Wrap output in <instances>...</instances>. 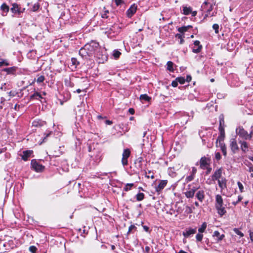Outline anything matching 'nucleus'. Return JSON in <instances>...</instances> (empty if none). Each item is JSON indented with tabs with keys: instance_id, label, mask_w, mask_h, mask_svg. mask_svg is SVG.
<instances>
[{
	"instance_id": "4d7b16f0",
	"label": "nucleus",
	"mask_w": 253,
	"mask_h": 253,
	"mask_svg": "<svg viewBox=\"0 0 253 253\" xmlns=\"http://www.w3.org/2000/svg\"><path fill=\"white\" fill-rule=\"evenodd\" d=\"M71 61H72V64L74 65H76L77 64H79L77 59L75 58H72L71 59Z\"/></svg>"
},
{
	"instance_id": "49530a36",
	"label": "nucleus",
	"mask_w": 253,
	"mask_h": 253,
	"mask_svg": "<svg viewBox=\"0 0 253 253\" xmlns=\"http://www.w3.org/2000/svg\"><path fill=\"white\" fill-rule=\"evenodd\" d=\"M234 231L236 234L239 235L240 237L244 236V234L242 232H241L238 229L235 228L234 229Z\"/></svg>"
},
{
	"instance_id": "603ef678",
	"label": "nucleus",
	"mask_w": 253,
	"mask_h": 253,
	"mask_svg": "<svg viewBox=\"0 0 253 253\" xmlns=\"http://www.w3.org/2000/svg\"><path fill=\"white\" fill-rule=\"evenodd\" d=\"M215 158L218 161L221 159V155L219 152H216L215 154Z\"/></svg>"
},
{
	"instance_id": "2f4dec72",
	"label": "nucleus",
	"mask_w": 253,
	"mask_h": 253,
	"mask_svg": "<svg viewBox=\"0 0 253 253\" xmlns=\"http://www.w3.org/2000/svg\"><path fill=\"white\" fill-rule=\"evenodd\" d=\"M133 186V183H127L126 184L125 187L124 188V190L126 192L128 191L131 189Z\"/></svg>"
},
{
	"instance_id": "393cba45",
	"label": "nucleus",
	"mask_w": 253,
	"mask_h": 253,
	"mask_svg": "<svg viewBox=\"0 0 253 253\" xmlns=\"http://www.w3.org/2000/svg\"><path fill=\"white\" fill-rule=\"evenodd\" d=\"M30 98L31 99L35 98V99H36L37 100H41V99H43L42 97V95L40 93H39L38 92H36L35 93H34L33 95H32L30 96Z\"/></svg>"
},
{
	"instance_id": "37998d69",
	"label": "nucleus",
	"mask_w": 253,
	"mask_h": 253,
	"mask_svg": "<svg viewBox=\"0 0 253 253\" xmlns=\"http://www.w3.org/2000/svg\"><path fill=\"white\" fill-rule=\"evenodd\" d=\"M224 138V137H223V136H218L217 139H216V143H217V142H218L219 145H221V144H224L223 143Z\"/></svg>"
},
{
	"instance_id": "c85d7f7f",
	"label": "nucleus",
	"mask_w": 253,
	"mask_h": 253,
	"mask_svg": "<svg viewBox=\"0 0 253 253\" xmlns=\"http://www.w3.org/2000/svg\"><path fill=\"white\" fill-rule=\"evenodd\" d=\"M175 37L179 40V44H181L183 43V42H184V40L183 39L184 38V36L183 34H176L175 35Z\"/></svg>"
},
{
	"instance_id": "bf43d9fd",
	"label": "nucleus",
	"mask_w": 253,
	"mask_h": 253,
	"mask_svg": "<svg viewBox=\"0 0 253 253\" xmlns=\"http://www.w3.org/2000/svg\"><path fill=\"white\" fill-rule=\"evenodd\" d=\"M116 5L118 6L122 3V0H114Z\"/></svg>"
},
{
	"instance_id": "9b49d317",
	"label": "nucleus",
	"mask_w": 253,
	"mask_h": 253,
	"mask_svg": "<svg viewBox=\"0 0 253 253\" xmlns=\"http://www.w3.org/2000/svg\"><path fill=\"white\" fill-rule=\"evenodd\" d=\"M168 181L167 180H161L158 186L155 188L156 191L157 192L161 191L167 185Z\"/></svg>"
},
{
	"instance_id": "6e6d98bb",
	"label": "nucleus",
	"mask_w": 253,
	"mask_h": 253,
	"mask_svg": "<svg viewBox=\"0 0 253 253\" xmlns=\"http://www.w3.org/2000/svg\"><path fill=\"white\" fill-rule=\"evenodd\" d=\"M248 171L251 173V176L253 177V166H251L249 167Z\"/></svg>"
},
{
	"instance_id": "4468645a",
	"label": "nucleus",
	"mask_w": 253,
	"mask_h": 253,
	"mask_svg": "<svg viewBox=\"0 0 253 253\" xmlns=\"http://www.w3.org/2000/svg\"><path fill=\"white\" fill-rule=\"evenodd\" d=\"M196 197L200 202H203L205 197V191L203 190L198 191L196 194Z\"/></svg>"
},
{
	"instance_id": "0e129e2a",
	"label": "nucleus",
	"mask_w": 253,
	"mask_h": 253,
	"mask_svg": "<svg viewBox=\"0 0 253 253\" xmlns=\"http://www.w3.org/2000/svg\"><path fill=\"white\" fill-rule=\"evenodd\" d=\"M145 176L149 178H151V179H153L154 178V175L153 174H152V175L151 174H149V175H147V174L145 175Z\"/></svg>"
},
{
	"instance_id": "9d476101",
	"label": "nucleus",
	"mask_w": 253,
	"mask_h": 253,
	"mask_svg": "<svg viewBox=\"0 0 253 253\" xmlns=\"http://www.w3.org/2000/svg\"><path fill=\"white\" fill-rule=\"evenodd\" d=\"M217 182L218 186L220 188V191L222 192L223 190H225L227 188V180L225 177H222L221 179H219V180H217Z\"/></svg>"
},
{
	"instance_id": "052dcab7",
	"label": "nucleus",
	"mask_w": 253,
	"mask_h": 253,
	"mask_svg": "<svg viewBox=\"0 0 253 253\" xmlns=\"http://www.w3.org/2000/svg\"><path fill=\"white\" fill-rule=\"evenodd\" d=\"M190 190H191L192 191H194V193H195L196 191L199 189V187H197V186H193L192 187V188H189Z\"/></svg>"
},
{
	"instance_id": "b1692460",
	"label": "nucleus",
	"mask_w": 253,
	"mask_h": 253,
	"mask_svg": "<svg viewBox=\"0 0 253 253\" xmlns=\"http://www.w3.org/2000/svg\"><path fill=\"white\" fill-rule=\"evenodd\" d=\"M184 194L186 198H192L194 197L195 193H194V191H192L190 189L188 190H187L184 192Z\"/></svg>"
},
{
	"instance_id": "69168bd1",
	"label": "nucleus",
	"mask_w": 253,
	"mask_h": 253,
	"mask_svg": "<svg viewBox=\"0 0 253 253\" xmlns=\"http://www.w3.org/2000/svg\"><path fill=\"white\" fill-rule=\"evenodd\" d=\"M250 237L252 242H253V231L250 232Z\"/></svg>"
},
{
	"instance_id": "09e8293b",
	"label": "nucleus",
	"mask_w": 253,
	"mask_h": 253,
	"mask_svg": "<svg viewBox=\"0 0 253 253\" xmlns=\"http://www.w3.org/2000/svg\"><path fill=\"white\" fill-rule=\"evenodd\" d=\"M44 80V77L43 76H40L37 79V82L38 83H42Z\"/></svg>"
},
{
	"instance_id": "e433bc0d",
	"label": "nucleus",
	"mask_w": 253,
	"mask_h": 253,
	"mask_svg": "<svg viewBox=\"0 0 253 253\" xmlns=\"http://www.w3.org/2000/svg\"><path fill=\"white\" fill-rule=\"evenodd\" d=\"M39 7H40V4H39V3H38V2L35 3L33 5L32 8L31 9V11H34V12L37 11L39 9Z\"/></svg>"
},
{
	"instance_id": "f03ea898",
	"label": "nucleus",
	"mask_w": 253,
	"mask_h": 253,
	"mask_svg": "<svg viewBox=\"0 0 253 253\" xmlns=\"http://www.w3.org/2000/svg\"><path fill=\"white\" fill-rule=\"evenodd\" d=\"M202 10L204 12H207L205 14V17L209 16H212L213 14H211L210 12L212 10V6L209 2L205 1L201 6Z\"/></svg>"
},
{
	"instance_id": "774afa93",
	"label": "nucleus",
	"mask_w": 253,
	"mask_h": 253,
	"mask_svg": "<svg viewBox=\"0 0 253 253\" xmlns=\"http://www.w3.org/2000/svg\"><path fill=\"white\" fill-rule=\"evenodd\" d=\"M143 229L146 231V232H148L149 231V227L146 225H144L143 226Z\"/></svg>"
},
{
	"instance_id": "5701e85b",
	"label": "nucleus",
	"mask_w": 253,
	"mask_h": 253,
	"mask_svg": "<svg viewBox=\"0 0 253 253\" xmlns=\"http://www.w3.org/2000/svg\"><path fill=\"white\" fill-rule=\"evenodd\" d=\"M0 9L2 11V15H5L9 11V7L5 3H3L0 6Z\"/></svg>"
},
{
	"instance_id": "72a5a7b5",
	"label": "nucleus",
	"mask_w": 253,
	"mask_h": 253,
	"mask_svg": "<svg viewBox=\"0 0 253 253\" xmlns=\"http://www.w3.org/2000/svg\"><path fill=\"white\" fill-rule=\"evenodd\" d=\"M219 146H220L221 150L223 153V155L224 156H226L227 155V152H226V148L225 144H221V145H220Z\"/></svg>"
},
{
	"instance_id": "a18cd8bd",
	"label": "nucleus",
	"mask_w": 253,
	"mask_h": 253,
	"mask_svg": "<svg viewBox=\"0 0 253 253\" xmlns=\"http://www.w3.org/2000/svg\"><path fill=\"white\" fill-rule=\"evenodd\" d=\"M212 28L215 31V33L216 34H218L219 33L218 29H219V26L217 24H214L212 25Z\"/></svg>"
},
{
	"instance_id": "a878e982",
	"label": "nucleus",
	"mask_w": 253,
	"mask_h": 253,
	"mask_svg": "<svg viewBox=\"0 0 253 253\" xmlns=\"http://www.w3.org/2000/svg\"><path fill=\"white\" fill-rule=\"evenodd\" d=\"M213 236L217 238L218 241H221L223 239V238L224 237V235L222 234L220 235L219 232L217 231H215L213 232Z\"/></svg>"
},
{
	"instance_id": "ea45409f",
	"label": "nucleus",
	"mask_w": 253,
	"mask_h": 253,
	"mask_svg": "<svg viewBox=\"0 0 253 253\" xmlns=\"http://www.w3.org/2000/svg\"><path fill=\"white\" fill-rule=\"evenodd\" d=\"M43 123H44V122H42L41 121H35L33 122V126H41L43 125Z\"/></svg>"
},
{
	"instance_id": "7c9ffc66",
	"label": "nucleus",
	"mask_w": 253,
	"mask_h": 253,
	"mask_svg": "<svg viewBox=\"0 0 253 253\" xmlns=\"http://www.w3.org/2000/svg\"><path fill=\"white\" fill-rule=\"evenodd\" d=\"M137 201H142L144 198V194L143 193H138L135 196Z\"/></svg>"
},
{
	"instance_id": "4c0bfd02",
	"label": "nucleus",
	"mask_w": 253,
	"mask_h": 253,
	"mask_svg": "<svg viewBox=\"0 0 253 253\" xmlns=\"http://www.w3.org/2000/svg\"><path fill=\"white\" fill-rule=\"evenodd\" d=\"M203 238V235L202 234V233H198L196 236V238L197 241L201 242Z\"/></svg>"
},
{
	"instance_id": "864d4df0",
	"label": "nucleus",
	"mask_w": 253,
	"mask_h": 253,
	"mask_svg": "<svg viewBox=\"0 0 253 253\" xmlns=\"http://www.w3.org/2000/svg\"><path fill=\"white\" fill-rule=\"evenodd\" d=\"M178 85V82L177 81V80L175 79L174 81H173L171 83V85L174 87H175L177 86Z\"/></svg>"
},
{
	"instance_id": "3c124183",
	"label": "nucleus",
	"mask_w": 253,
	"mask_h": 253,
	"mask_svg": "<svg viewBox=\"0 0 253 253\" xmlns=\"http://www.w3.org/2000/svg\"><path fill=\"white\" fill-rule=\"evenodd\" d=\"M9 65V63L6 60L0 61V67L2 66L3 65L8 66Z\"/></svg>"
},
{
	"instance_id": "412c9836",
	"label": "nucleus",
	"mask_w": 253,
	"mask_h": 253,
	"mask_svg": "<svg viewBox=\"0 0 253 253\" xmlns=\"http://www.w3.org/2000/svg\"><path fill=\"white\" fill-rule=\"evenodd\" d=\"M192 27V26L191 25L183 26V27H179L177 29V30L179 32H180V33H182L183 35L185 32L188 31V30L189 29L191 28Z\"/></svg>"
},
{
	"instance_id": "473e14b6",
	"label": "nucleus",
	"mask_w": 253,
	"mask_h": 253,
	"mask_svg": "<svg viewBox=\"0 0 253 253\" xmlns=\"http://www.w3.org/2000/svg\"><path fill=\"white\" fill-rule=\"evenodd\" d=\"M207 225L206 222L203 223V224L201 225V227L198 229V231L200 233H203L206 228H207Z\"/></svg>"
},
{
	"instance_id": "cd10ccee",
	"label": "nucleus",
	"mask_w": 253,
	"mask_h": 253,
	"mask_svg": "<svg viewBox=\"0 0 253 253\" xmlns=\"http://www.w3.org/2000/svg\"><path fill=\"white\" fill-rule=\"evenodd\" d=\"M167 69L168 70L171 72H173L174 71V69L173 68V63L171 61H168L167 64Z\"/></svg>"
},
{
	"instance_id": "338daca9",
	"label": "nucleus",
	"mask_w": 253,
	"mask_h": 253,
	"mask_svg": "<svg viewBox=\"0 0 253 253\" xmlns=\"http://www.w3.org/2000/svg\"><path fill=\"white\" fill-rule=\"evenodd\" d=\"M186 211H187L189 213H192V210L191 208H190V207H189L188 206H187L186 207Z\"/></svg>"
},
{
	"instance_id": "79ce46f5",
	"label": "nucleus",
	"mask_w": 253,
	"mask_h": 253,
	"mask_svg": "<svg viewBox=\"0 0 253 253\" xmlns=\"http://www.w3.org/2000/svg\"><path fill=\"white\" fill-rule=\"evenodd\" d=\"M224 124V121L223 116V115H221L219 116V127H224L223 126Z\"/></svg>"
},
{
	"instance_id": "2eb2a0df",
	"label": "nucleus",
	"mask_w": 253,
	"mask_h": 253,
	"mask_svg": "<svg viewBox=\"0 0 253 253\" xmlns=\"http://www.w3.org/2000/svg\"><path fill=\"white\" fill-rule=\"evenodd\" d=\"M230 147L231 150L234 152L235 153L236 151L238 150V147L237 143L236 140L235 138H232L230 140Z\"/></svg>"
},
{
	"instance_id": "680f3d73",
	"label": "nucleus",
	"mask_w": 253,
	"mask_h": 253,
	"mask_svg": "<svg viewBox=\"0 0 253 253\" xmlns=\"http://www.w3.org/2000/svg\"><path fill=\"white\" fill-rule=\"evenodd\" d=\"M25 10V8H21V7H19V10H18V13H21L24 12Z\"/></svg>"
},
{
	"instance_id": "58836bf2",
	"label": "nucleus",
	"mask_w": 253,
	"mask_h": 253,
	"mask_svg": "<svg viewBox=\"0 0 253 253\" xmlns=\"http://www.w3.org/2000/svg\"><path fill=\"white\" fill-rule=\"evenodd\" d=\"M36 54V52L34 50H31L27 54V57L29 58L32 59L35 56V54Z\"/></svg>"
},
{
	"instance_id": "e2e57ef3",
	"label": "nucleus",
	"mask_w": 253,
	"mask_h": 253,
	"mask_svg": "<svg viewBox=\"0 0 253 253\" xmlns=\"http://www.w3.org/2000/svg\"><path fill=\"white\" fill-rule=\"evenodd\" d=\"M50 134V133H47V134L46 135V136L44 137V138L43 139L42 141L40 143V144H42V143L43 142H45V139H46V137H48Z\"/></svg>"
},
{
	"instance_id": "a211bd4d",
	"label": "nucleus",
	"mask_w": 253,
	"mask_h": 253,
	"mask_svg": "<svg viewBox=\"0 0 253 253\" xmlns=\"http://www.w3.org/2000/svg\"><path fill=\"white\" fill-rule=\"evenodd\" d=\"M33 153L32 150H26L23 152L22 159L25 161H27Z\"/></svg>"
},
{
	"instance_id": "20e7f679",
	"label": "nucleus",
	"mask_w": 253,
	"mask_h": 253,
	"mask_svg": "<svg viewBox=\"0 0 253 253\" xmlns=\"http://www.w3.org/2000/svg\"><path fill=\"white\" fill-rule=\"evenodd\" d=\"M31 164L33 169L38 172H42L44 169V167L39 163L36 160H32Z\"/></svg>"
},
{
	"instance_id": "c03bdc74",
	"label": "nucleus",
	"mask_w": 253,
	"mask_h": 253,
	"mask_svg": "<svg viewBox=\"0 0 253 253\" xmlns=\"http://www.w3.org/2000/svg\"><path fill=\"white\" fill-rule=\"evenodd\" d=\"M194 178V176L193 175L190 174V175L186 177L185 179V181L186 182H190L192 181Z\"/></svg>"
},
{
	"instance_id": "f3484780",
	"label": "nucleus",
	"mask_w": 253,
	"mask_h": 253,
	"mask_svg": "<svg viewBox=\"0 0 253 253\" xmlns=\"http://www.w3.org/2000/svg\"><path fill=\"white\" fill-rule=\"evenodd\" d=\"M17 69V67L15 66L11 67L9 68H4L2 70L3 71L7 73V74H14Z\"/></svg>"
},
{
	"instance_id": "7ed1b4c3",
	"label": "nucleus",
	"mask_w": 253,
	"mask_h": 253,
	"mask_svg": "<svg viewBox=\"0 0 253 253\" xmlns=\"http://www.w3.org/2000/svg\"><path fill=\"white\" fill-rule=\"evenodd\" d=\"M236 133L240 137L244 140L250 139V136L248 132L245 130L242 127H238L236 129Z\"/></svg>"
},
{
	"instance_id": "bb28decb",
	"label": "nucleus",
	"mask_w": 253,
	"mask_h": 253,
	"mask_svg": "<svg viewBox=\"0 0 253 253\" xmlns=\"http://www.w3.org/2000/svg\"><path fill=\"white\" fill-rule=\"evenodd\" d=\"M168 174L169 175L172 177H174L176 176V173L175 171L174 168H169L168 169Z\"/></svg>"
},
{
	"instance_id": "6e6552de",
	"label": "nucleus",
	"mask_w": 253,
	"mask_h": 253,
	"mask_svg": "<svg viewBox=\"0 0 253 253\" xmlns=\"http://www.w3.org/2000/svg\"><path fill=\"white\" fill-rule=\"evenodd\" d=\"M222 169L219 168L216 169L212 174L211 177L212 180H219V179H221L222 177Z\"/></svg>"
},
{
	"instance_id": "39448f33",
	"label": "nucleus",
	"mask_w": 253,
	"mask_h": 253,
	"mask_svg": "<svg viewBox=\"0 0 253 253\" xmlns=\"http://www.w3.org/2000/svg\"><path fill=\"white\" fill-rule=\"evenodd\" d=\"M130 155V151L129 149L126 148L124 150L122 154V163L124 166H127L128 164L127 159Z\"/></svg>"
},
{
	"instance_id": "13d9d810",
	"label": "nucleus",
	"mask_w": 253,
	"mask_h": 253,
	"mask_svg": "<svg viewBox=\"0 0 253 253\" xmlns=\"http://www.w3.org/2000/svg\"><path fill=\"white\" fill-rule=\"evenodd\" d=\"M29 250L32 253H34L36 252V248L34 246H31L29 248Z\"/></svg>"
},
{
	"instance_id": "8fccbe9b",
	"label": "nucleus",
	"mask_w": 253,
	"mask_h": 253,
	"mask_svg": "<svg viewBox=\"0 0 253 253\" xmlns=\"http://www.w3.org/2000/svg\"><path fill=\"white\" fill-rule=\"evenodd\" d=\"M237 184H238V187L239 188L240 192H243V189H244V186H243V184H242V183L240 182V181H238L237 182Z\"/></svg>"
},
{
	"instance_id": "ddd939ff",
	"label": "nucleus",
	"mask_w": 253,
	"mask_h": 253,
	"mask_svg": "<svg viewBox=\"0 0 253 253\" xmlns=\"http://www.w3.org/2000/svg\"><path fill=\"white\" fill-rule=\"evenodd\" d=\"M208 161L209 160L205 157L201 158L200 161V168L202 169H205L208 168L209 165Z\"/></svg>"
},
{
	"instance_id": "1a4fd4ad",
	"label": "nucleus",
	"mask_w": 253,
	"mask_h": 253,
	"mask_svg": "<svg viewBox=\"0 0 253 253\" xmlns=\"http://www.w3.org/2000/svg\"><path fill=\"white\" fill-rule=\"evenodd\" d=\"M202 48V45L200 44V42L199 41H195L194 42V46L192 47V51L194 53H199L201 51Z\"/></svg>"
},
{
	"instance_id": "6ab92c4d",
	"label": "nucleus",
	"mask_w": 253,
	"mask_h": 253,
	"mask_svg": "<svg viewBox=\"0 0 253 253\" xmlns=\"http://www.w3.org/2000/svg\"><path fill=\"white\" fill-rule=\"evenodd\" d=\"M223 205V199L220 195L217 194L215 196V206Z\"/></svg>"
},
{
	"instance_id": "dca6fc26",
	"label": "nucleus",
	"mask_w": 253,
	"mask_h": 253,
	"mask_svg": "<svg viewBox=\"0 0 253 253\" xmlns=\"http://www.w3.org/2000/svg\"><path fill=\"white\" fill-rule=\"evenodd\" d=\"M137 6L134 4L131 5L129 8L127 10V15L128 17H131L136 12Z\"/></svg>"
},
{
	"instance_id": "5fc2aeb1",
	"label": "nucleus",
	"mask_w": 253,
	"mask_h": 253,
	"mask_svg": "<svg viewBox=\"0 0 253 253\" xmlns=\"http://www.w3.org/2000/svg\"><path fill=\"white\" fill-rule=\"evenodd\" d=\"M196 172H197V169L195 167H192V171L191 172V174L195 176V174H196Z\"/></svg>"
},
{
	"instance_id": "f8f14e48",
	"label": "nucleus",
	"mask_w": 253,
	"mask_h": 253,
	"mask_svg": "<svg viewBox=\"0 0 253 253\" xmlns=\"http://www.w3.org/2000/svg\"><path fill=\"white\" fill-rule=\"evenodd\" d=\"M215 207L217 211L218 214L220 216H223L226 213V211L223 205L215 206Z\"/></svg>"
},
{
	"instance_id": "c9c22d12",
	"label": "nucleus",
	"mask_w": 253,
	"mask_h": 253,
	"mask_svg": "<svg viewBox=\"0 0 253 253\" xmlns=\"http://www.w3.org/2000/svg\"><path fill=\"white\" fill-rule=\"evenodd\" d=\"M121 53L118 50H114L113 51V55L115 59H117L119 57Z\"/></svg>"
},
{
	"instance_id": "4be33fe9",
	"label": "nucleus",
	"mask_w": 253,
	"mask_h": 253,
	"mask_svg": "<svg viewBox=\"0 0 253 253\" xmlns=\"http://www.w3.org/2000/svg\"><path fill=\"white\" fill-rule=\"evenodd\" d=\"M139 98L141 101H145L147 102H149L151 100V97H149L146 94H141Z\"/></svg>"
},
{
	"instance_id": "423d86ee",
	"label": "nucleus",
	"mask_w": 253,
	"mask_h": 253,
	"mask_svg": "<svg viewBox=\"0 0 253 253\" xmlns=\"http://www.w3.org/2000/svg\"><path fill=\"white\" fill-rule=\"evenodd\" d=\"M182 13L185 15H188L191 13L192 16L194 17L197 14V11H192V8L190 6L187 7L184 5L182 6Z\"/></svg>"
},
{
	"instance_id": "f704fd0d",
	"label": "nucleus",
	"mask_w": 253,
	"mask_h": 253,
	"mask_svg": "<svg viewBox=\"0 0 253 253\" xmlns=\"http://www.w3.org/2000/svg\"><path fill=\"white\" fill-rule=\"evenodd\" d=\"M65 84L66 86L69 87H73L74 84L72 83L69 79H66L65 80Z\"/></svg>"
},
{
	"instance_id": "0eeeda50",
	"label": "nucleus",
	"mask_w": 253,
	"mask_h": 253,
	"mask_svg": "<svg viewBox=\"0 0 253 253\" xmlns=\"http://www.w3.org/2000/svg\"><path fill=\"white\" fill-rule=\"evenodd\" d=\"M197 232V228H186L182 233L183 235L185 238H188L191 235L195 234Z\"/></svg>"
},
{
	"instance_id": "aec40b11",
	"label": "nucleus",
	"mask_w": 253,
	"mask_h": 253,
	"mask_svg": "<svg viewBox=\"0 0 253 253\" xmlns=\"http://www.w3.org/2000/svg\"><path fill=\"white\" fill-rule=\"evenodd\" d=\"M239 143L241 144V149L244 152H246L248 151V145L246 142L240 140Z\"/></svg>"
},
{
	"instance_id": "f257e3e1",
	"label": "nucleus",
	"mask_w": 253,
	"mask_h": 253,
	"mask_svg": "<svg viewBox=\"0 0 253 253\" xmlns=\"http://www.w3.org/2000/svg\"><path fill=\"white\" fill-rule=\"evenodd\" d=\"M79 54L82 57H96L98 59H101L102 62L107 58L105 51L101 48L98 42L94 41H91L81 48Z\"/></svg>"
},
{
	"instance_id": "de8ad7c7",
	"label": "nucleus",
	"mask_w": 253,
	"mask_h": 253,
	"mask_svg": "<svg viewBox=\"0 0 253 253\" xmlns=\"http://www.w3.org/2000/svg\"><path fill=\"white\" fill-rule=\"evenodd\" d=\"M219 130L220 132V136L225 137V132L224 130V127H219Z\"/></svg>"
},
{
	"instance_id": "a19ab883",
	"label": "nucleus",
	"mask_w": 253,
	"mask_h": 253,
	"mask_svg": "<svg viewBox=\"0 0 253 253\" xmlns=\"http://www.w3.org/2000/svg\"><path fill=\"white\" fill-rule=\"evenodd\" d=\"M178 83H179L180 84H184L185 82V79L184 77H177L176 78Z\"/></svg>"
},
{
	"instance_id": "c756f323",
	"label": "nucleus",
	"mask_w": 253,
	"mask_h": 253,
	"mask_svg": "<svg viewBox=\"0 0 253 253\" xmlns=\"http://www.w3.org/2000/svg\"><path fill=\"white\" fill-rule=\"evenodd\" d=\"M19 6L16 3L12 4V7L11 8V11L14 13H18Z\"/></svg>"
}]
</instances>
